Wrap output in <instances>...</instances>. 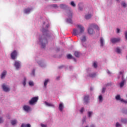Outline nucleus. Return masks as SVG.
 Here are the masks:
<instances>
[{
  "label": "nucleus",
  "instance_id": "nucleus-1",
  "mask_svg": "<svg viewBox=\"0 0 127 127\" xmlns=\"http://www.w3.org/2000/svg\"><path fill=\"white\" fill-rule=\"evenodd\" d=\"M84 31L85 28L82 25H77L76 28L73 29L72 33L73 35L80 36Z\"/></svg>",
  "mask_w": 127,
  "mask_h": 127
},
{
  "label": "nucleus",
  "instance_id": "nucleus-2",
  "mask_svg": "<svg viewBox=\"0 0 127 127\" xmlns=\"http://www.w3.org/2000/svg\"><path fill=\"white\" fill-rule=\"evenodd\" d=\"M38 101V97H33L29 101V104L31 105H34V104H35V103H37Z\"/></svg>",
  "mask_w": 127,
  "mask_h": 127
},
{
  "label": "nucleus",
  "instance_id": "nucleus-3",
  "mask_svg": "<svg viewBox=\"0 0 127 127\" xmlns=\"http://www.w3.org/2000/svg\"><path fill=\"white\" fill-rule=\"evenodd\" d=\"M17 57V52H16V50H14L11 53V58L13 60H14V59H16Z\"/></svg>",
  "mask_w": 127,
  "mask_h": 127
},
{
  "label": "nucleus",
  "instance_id": "nucleus-4",
  "mask_svg": "<svg viewBox=\"0 0 127 127\" xmlns=\"http://www.w3.org/2000/svg\"><path fill=\"white\" fill-rule=\"evenodd\" d=\"M111 41L112 43H117V42H120V41H121V39L120 38H113L111 39Z\"/></svg>",
  "mask_w": 127,
  "mask_h": 127
},
{
  "label": "nucleus",
  "instance_id": "nucleus-5",
  "mask_svg": "<svg viewBox=\"0 0 127 127\" xmlns=\"http://www.w3.org/2000/svg\"><path fill=\"white\" fill-rule=\"evenodd\" d=\"M2 88L4 92H9V91H10L9 87H8L4 84L2 85Z\"/></svg>",
  "mask_w": 127,
  "mask_h": 127
},
{
  "label": "nucleus",
  "instance_id": "nucleus-6",
  "mask_svg": "<svg viewBox=\"0 0 127 127\" xmlns=\"http://www.w3.org/2000/svg\"><path fill=\"white\" fill-rule=\"evenodd\" d=\"M116 100H119V101H121V102H122V103H125V104L127 103V101H126V100L121 98V96L119 95H117V96L116 97Z\"/></svg>",
  "mask_w": 127,
  "mask_h": 127
},
{
  "label": "nucleus",
  "instance_id": "nucleus-7",
  "mask_svg": "<svg viewBox=\"0 0 127 127\" xmlns=\"http://www.w3.org/2000/svg\"><path fill=\"white\" fill-rule=\"evenodd\" d=\"M23 108L24 111H25V112H26L27 113H28L29 111H31V108H30V107L27 105H24Z\"/></svg>",
  "mask_w": 127,
  "mask_h": 127
},
{
  "label": "nucleus",
  "instance_id": "nucleus-8",
  "mask_svg": "<svg viewBox=\"0 0 127 127\" xmlns=\"http://www.w3.org/2000/svg\"><path fill=\"white\" fill-rule=\"evenodd\" d=\"M80 40L81 41V43L83 46H85L86 47V45H84V43L87 41V39L86 38V36H83L82 38H80Z\"/></svg>",
  "mask_w": 127,
  "mask_h": 127
},
{
  "label": "nucleus",
  "instance_id": "nucleus-9",
  "mask_svg": "<svg viewBox=\"0 0 127 127\" xmlns=\"http://www.w3.org/2000/svg\"><path fill=\"white\" fill-rule=\"evenodd\" d=\"M14 66L16 69H19L20 68V62L16 61L15 62Z\"/></svg>",
  "mask_w": 127,
  "mask_h": 127
},
{
  "label": "nucleus",
  "instance_id": "nucleus-10",
  "mask_svg": "<svg viewBox=\"0 0 127 127\" xmlns=\"http://www.w3.org/2000/svg\"><path fill=\"white\" fill-rule=\"evenodd\" d=\"M84 102L85 104L89 103V95H85L84 97Z\"/></svg>",
  "mask_w": 127,
  "mask_h": 127
},
{
  "label": "nucleus",
  "instance_id": "nucleus-11",
  "mask_svg": "<svg viewBox=\"0 0 127 127\" xmlns=\"http://www.w3.org/2000/svg\"><path fill=\"white\" fill-rule=\"evenodd\" d=\"M49 82V79H46L44 82V86L45 88L47 87V84H48V82Z\"/></svg>",
  "mask_w": 127,
  "mask_h": 127
},
{
  "label": "nucleus",
  "instance_id": "nucleus-12",
  "mask_svg": "<svg viewBox=\"0 0 127 127\" xmlns=\"http://www.w3.org/2000/svg\"><path fill=\"white\" fill-rule=\"evenodd\" d=\"M89 34H93L94 33V30L93 28L89 27L88 30Z\"/></svg>",
  "mask_w": 127,
  "mask_h": 127
},
{
  "label": "nucleus",
  "instance_id": "nucleus-13",
  "mask_svg": "<svg viewBox=\"0 0 127 127\" xmlns=\"http://www.w3.org/2000/svg\"><path fill=\"white\" fill-rule=\"evenodd\" d=\"M64 109V106H63V103H61L59 105V110L61 111V112H62L63 111V109Z\"/></svg>",
  "mask_w": 127,
  "mask_h": 127
},
{
  "label": "nucleus",
  "instance_id": "nucleus-14",
  "mask_svg": "<svg viewBox=\"0 0 127 127\" xmlns=\"http://www.w3.org/2000/svg\"><path fill=\"white\" fill-rule=\"evenodd\" d=\"M60 6L61 7V8H63V9H65V8H67V7H68V6L64 4H61L60 5Z\"/></svg>",
  "mask_w": 127,
  "mask_h": 127
},
{
  "label": "nucleus",
  "instance_id": "nucleus-15",
  "mask_svg": "<svg viewBox=\"0 0 127 127\" xmlns=\"http://www.w3.org/2000/svg\"><path fill=\"white\" fill-rule=\"evenodd\" d=\"M6 75V71L4 70L1 75V78L3 79L4 77H5V75Z\"/></svg>",
  "mask_w": 127,
  "mask_h": 127
},
{
  "label": "nucleus",
  "instance_id": "nucleus-16",
  "mask_svg": "<svg viewBox=\"0 0 127 127\" xmlns=\"http://www.w3.org/2000/svg\"><path fill=\"white\" fill-rule=\"evenodd\" d=\"M45 104H46V106H48V107H55V106L54 104L46 102H45Z\"/></svg>",
  "mask_w": 127,
  "mask_h": 127
},
{
  "label": "nucleus",
  "instance_id": "nucleus-17",
  "mask_svg": "<svg viewBox=\"0 0 127 127\" xmlns=\"http://www.w3.org/2000/svg\"><path fill=\"white\" fill-rule=\"evenodd\" d=\"M97 75L96 74V73H90L89 74V76L91 77V78H95V77Z\"/></svg>",
  "mask_w": 127,
  "mask_h": 127
},
{
  "label": "nucleus",
  "instance_id": "nucleus-18",
  "mask_svg": "<svg viewBox=\"0 0 127 127\" xmlns=\"http://www.w3.org/2000/svg\"><path fill=\"white\" fill-rule=\"evenodd\" d=\"M126 82V80H123L121 83H120V87L122 88L124 87V85H125V83Z\"/></svg>",
  "mask_w": 127,
  "mask_h": 127
},
{
  "label": "nucleus",
  "instance_id": "nucleus-19",
  "mask_svg": "<svg viewBox=\"0 0 127 127\" xmlns=\"http://www.w3.org/2000/svg\"><path fill=\"white\" fill-rule=\"evenodd\" d=\"M31 10V9H30V8L25 9L24 10V13H29V12H30Z\"/></svg>",
  "mask_w": 127,
  "mask_h": 127
},
{
  "label": "nucleus",
  "instance_id": "nucleus-20",
  "mask_svg": "<svg viewBox=\"0 0 127 127\" xmlns=\"http://www.w3.org/2000/svg\"><path fill=\"white\" fill-rule=\"evenodd\" d=\"M91 17H92V15L90 14L85 15L86 19H90V18Z\"/></svg>",
  "mask_w": 127,
  "mask_h": 127
},
{
  "label": "nucleus",
  "instance_id": "nucleus-21",
  "mask_svg": "<svg viewBox=\"0 0 127 127\" xmlns=\"http://www.w3.org/2000/svg\"><path fill=\"white\" fill-rule=\"evenodd\" d=\"M21 127H31L30 124H22Z\"/></svg>",
  "mask_w": 127,
  "mask_h": 127
},
{
  "label": "nucleus",
  "instance_id": "nucleus-22",
  "mask_svg": "<svg viewBox=\"0 0 127 127\" xmlns=\"http://www.w3.org/2000/svg\"><path fill=\"white\" fill-rule=\"evenodd\" d=\"M100 43L101 46H104V39L103 38H100Z\"/></svg>",
  "mask_w": 127,
  "mask_h": 127
},
{
  "label": "nucleus",
  "instance_id": "nucleus-23",
  "mask_svg": "<svg viewBox=\"0 0 127 127\" xmlns=\"http://www.w3.org/2000/svg\"><path fill=\"white\" fill-rule=\"evenodd\" d=\"M17 123V122L16 121V120H13L11 121V124L12 126H14V125H16V123Z\"/></svg>",
  "mask_w": 127,
  "mask_h": 127
},
{
  "label": "nucleus",
  "instance_id": "nucleus-24",
  "mask_svg": "<svg viewBox=\"0 0 127 127\" xmlns=\"http://www.w3.org/2000/svg\"><path fill=\"white\" fill-rule=\"evenodd\" d=\"M91 27H93L94 28H96V29H97V30H99V27L97 25L92 24L91 25Z\"/></svg>",
  "mask_w": 127,
  "mask_h": 127
},
{
  "label": "nucleus",
  "instance_id": "nucleus-25",
  "mask_svg": "<svg viewBox=\"0 0 127 127\" xmlns=\"http://www.w3.org/2000/svg\"><path fill=\"white\" fill-rule=\"evenodd\" d=\"M74 55L76 57H80V53L78 52H75L74 53Z\"/></svg>",
  "mask_w": 127,
  "mask_h": 127
},
{
  "label": "nucleus",
  "instance_id": "nucleus-26",
  "mask_svg": "<svg viewBox=\"0 0 127 127\" xmlns=\"http://www.w3.org/2000/svg\"><path fill=\"white\" fill-rule=\"evenodd\" d=\"M99 100L100 102H103V96L100 95L99 96Z\"/></svg>",
  "mask_w": 127,
  "mask_h": 127
},
{
  "label": "nucleus",
  "instance_id": "nucleus-27",
  "mask_svg": "<svg viewBox=\"0 0 127 127\" xmlns=\"http://www.w3.org/2000/svg\"><path fill=\"white\" fill-rule=\"evenodd\" d=\"M71 5H72V6H73V7H75V6H76V4H75V3L74 2V1H71L70 3Z\"/></svg>",
  "mask_w": 127,
  "mask_h": 127
},
{
  "label": "nucleus",
  "instance_id": "nucleus-28",
  "mask_svg": "<svg viewBox=\"0 0 127 127\" xmlns=\"http://www.w3.org/2000/svg\"><path fill=\"white\" fill-rule=\"evenodd\" d=\"M72 55H71L70 54H68L67 55V58H68V59H72Z\"/></svg>",
  "mask_w": 127,
  "mask_h": 127
},
{
  "label": "nucleus",
  "instance_id": "nucleus-29",
  "mask_svg": "<svg viewBox=\"0 0 127 127\" xmlns=\"http://www.w3.org/2000/svg\"><path fill=\"white\" fill-rule=\"evenodd\" d=\"M116 52L119 54L121 53V49H120L119 48H117Z\"/></svg>",
  "mask_w": 127,
  "mask_h": 127
},
{
  "label": "nucleus",
  "instance_id": "nucleus-30",
  "mask_svg": "<svg viewBox=\"0 0 127 127\" xmlns=\"http://www.w3.org/2000/svg\"><path fill=\"white\" fill-rule=\"evenodd\" d=\"M68 16L69 17H72V12L69 11V12L68 14Z\"/></svg>",
  "mask_w": 127,
  "mask_h": 127
},
{
  "label": "nucleus",
  "instance_id": "nucleus-31",
  "mask_svg": "<svg viewBox=\"0 0 127 127\" xmlns=\"http://www.w3.org/2000/svg\"><path fill=\"white\" fill-rule=\"evenodd\" d=\"M67 22H68V23H72V19H67Z\"/></svg>",
  "mask_w": 127,
  "mask_h": 127
},
{
  "label": "nucleus",
  "instance_id": "nucleus-32",
  "mask_svg": "<svg viewBox=\"0 0 127 127\" xmlns=\"http://www.w3.org/2000/svg\"><path fill=\"white\" fill-rule=\"evenodd\" d=\"M41 48H45V44L44 43H41Z\"/></svg>",
  "mask_w": 127,
  "mask_h": 127
},
{
  "label": "nucleus",
  "instance_id": "nucleus-33",
  "mask_svg": "<svg viewBox=\"0 0 127 127\" xmlns=\"http://www.w3.org/2000/svg\"><path fill=\"white\" fill-rule=\"evenodd\" d=\"M97 63L95 62L93 63V66L94 68H97Z\"/></svg>",
  "mask_w": 127,
  "mask_h": 127
},
{
  "label": "nucleus",
  "instance_id": "nucleus-34",
  "mask_svg": "<svg viewBox=\"0 0 127 127\" xmlns=\"http://www.w3.org/2000/svg\"><path fill=\"white\" fill-rule=\"evenodd\" d=\"M29 85L30 86H33V82H32V81H30V82H29Z\"/></svg>",
  "mask_w": 127,
  "mask_h": 127
},
{
  "label": "nucleus",
  "instance_id": "nucleus-35",
  "mask_svg": "<svg viewBox=\"0 0 127 127\" xmlns=\"http://www.w3.org/2000/svg\"><path fill=\"white\" fill-rule=\"evenodd\" d=\"M122 5H123V6H124V7H126V6H127V4L125 2H123L122 3Z\"/></svg>",
  "mask_w": 127,
  "mask_h": 127
},
{
  "label": "nucleus",
  "instance_id": "nucleus-36",
  "mask_svg": "<svg viewBox=\"0 0 127 127\" xmlns=\"http://www.w3.org/2000/svg\"><path fill=\"white\" fill-rule=\"evenodd\" d=\"M26 79H24V81H23V85H24V86H25V85H26Z\"/></svg>",
  "mask_w": 127,
  "mask_h": 127
},
{
  "label": "nucleus",
  "instance_id": "nucleus-37",
  "mask_svg": "<svg viewBox=\"0 0 127 127\" xmlns=\"http://www.w3.org/2000/svg\"><path fill=\"white\" fill-rule=\"evenodd\" d=\"M91 116H92V112H88V117H89V118L91 117Z\"/></svg>",
  "mask_w": 127,
  "mask_h": 127
},
{
  "label": "nucleus",
  "instance_id": "nucleus-38",
  "mask_svg": "<svg viewBox=\"0 0 127 127\" xmlns=\"http://www.w3.org/2000/svg\"><path fill=\"white\" fill-rule=\"evenodd\" d=\"M42 32L44 33V32H47V30H45L44 28H43L42 29Z\"/></svg>",
  "mask_w": 127,
  "mask_h": 127
},
{
  "label": "nucleus",
  "instance_id": "nucleus-39",
  "mask_svg": "<svg viewBox=\"0 0 127 127\" xmlns=\"http://www.w3.org/2000/svg\"><path fill=\"white\" fill-rule=\"evenodd\" d=\"M116 127H121V124H120L119 123H117Z\"/></svg>",
  "mask_w": 127,
  "mask_h": 127
},
{
  "label": "nucleus",
  "instance_id": "nucleus-40",
  "mask_svg": "<svg viewBox=\"0 0 127 127\" xmlns=\"http://www.w3.org/2000/svg\"><path fill=\"white\" fill-rule=\"evenodd\" d=\"M122 122L123 123H127V120L126 119H122Z\"/></svg>",
  "mask_w": 127,
  "mask_h": 127
},
{
  "label": "nucleus",
  "instance_id": "nucleus-41",
  "mask_svg": "<svg viewBox=\"0 0 127 127\" xmlns=\"http://www.w3.org/2000/svg\"><path fill=\"white\" fill-rule=\"evenodd\" d=\"M52 7H58V6L57 4H53Z\"/></svg>",
  "mask_w": 127,
  "mask_h": 127
},
{
  "label": "nucleus",
  "instance_id": "nucleus-42",
  "mask_svg": "<svg viewBox=\"0 0 127 127\" xmlns=\"http://www.w3.org/2000/svg\"><path fill=\"white\" fill-rule=\"evenodd\" d=\"M80 113H83L84 112V108H82L81 110H80Z\"/></svg>",
  "mask_w": 127,
  "mask_h": 127
},
{
  "label": "nucleus",
  "instance_id": "nucleus-43",
  "mask_svg": "<svg viewBox=\"0 0 127 127\" xmlns=\"http://www.w3.org/2000/svg\"><path fill=\"white\" fill-rule=\"evenodd\" d=\"M1 123H3V120H2V118H0V124H1Z\"/></svg>",
  "mask_w": 127,
  "mask_h": 127
},
{
  "label": "nucleus",
  "instance_id": "nucleus-44",
  "mask_svg": "<svg viewBox=\"0 0 127 127\" xmlns=\"http://www.w3.org/2000/svg\"><path fill=\"white\" fill-rule=\"evenodd\" d=\"M106 92V88H103L102 89V93H105Z\"/></svg>",
  "mask_w": 127,
  "mask_h": 127
},
{
  "label": "nucleus",
  "instance_id": "nucleus-45",
  "mask_svg": "<svg viewBox=\"0 0 127 127\" xmlns=\"http://www.w3.org/2000/svg\"><path fill=\"white\" fill-rule=\"evenodd\" d=\"M41 127H47V126L44 124H41Z\"/></svg>",
  "mask_w": 127,
  "mask_h": 127
},
{
  "label": "nucleus",
  "instance_id": "nucleus-46",
  "mask_svg": "<svg viewBox=\"0 0 127 127\" xmlns=\"http://www.w3.org/2000/svg\"><path fill=\"white\" fill-rule=\"evenodd\" d=\"M125 37H126V40H127V31L125 32Z\"/></svg>",
  "mask_w": 127,
  "mask_h": 127
},
{
  "label": "nucleus",
  "instance_id": "nucleus-47",
  "mask_svg": "<svg viewBox=\"0 0 127 127\" xmlns=\"http://www.w3.org/2000/svg\"><path fill=\"white\" fill-rule=\"evenodd\" d=\"M79 10H83V8L81 7H79Z\"/></svg>",
  "mask_w": 127,
  "mask_h": 127
},
{
  "label": "nucleus",
  "instance_id": "nucleus-48",
  "mask_svg": "<svg viewBox=\"0 0 127 127\" xmlns=\"http://www.w3.org/2000/svg\"><path fill=\"white\" fill-rule=\"evenodd\" d=\"M117 33H120V29L117 28Z\"/></svg>",
  "mask_w": 127,
  "mask_h": 127
},
{
  "label": "nucleus",
  "instance_id": "nucleus-49",
  "mask_svg": "<svg viewBox=\"0 0 127 127\" xmlns=\"http://www.w3.org/2000/svg\"><path fill=\"white\" fill-rule=\"evenodd\" d=\"M34 73H35V70H33V75H34Z\"/></svg>",
  "mask_w": 127,
  "mask_h": 127
},
{
  "label": "nucleus",
  "instance_id": "nucleus-50",
  "mask_svg": "<svg viewBox=\"0 0 127 127\" xmlns=\"http://www.w3.org/2000/svg\"><path fill=\"white\" fill-rule=\"evenodd\" d=\"M46 26L47 28H48V27H49V24H47Z\"/></svg>",
  "mask_w": 127,
  "mask_h": 127
},
{
  "label": "nucleus",
  "instance_id": "nucleus-51",
  "mask_svg": "<svg viewBox=\"0 0 127 127\" xmlns=\"http://www.w3.org/2000/svg\"><path fill=\"white\" fill-rule=\"evenodd\" d=\"M63 67V66H59V68L60 69H61V68Z\"/></svg>",
  "mask_w": 127,
  "mask_h": 127
},
{
  "label": "nucleus",
  "instance_id": "nucleus-52",
  "mask_svg": "<svg viewBox=\"0 0 127 127\" xmlns=\"http://www.w3.org/2000/svg\"><path fill=\"white\" fill-rule=\"evenodd\" d=\"M120 74H123V72H122V71H120Z\"/></svg>",
  "mask_w": 127,
  "mask_h": 127
},
{
  "label": "nucleus",
  "instance_id": "nucleus-53",
  "mask_svg": "<svg viewBox=\"0 0 127 127\" xmlns=\"http://www.w3.org/2000/svg\"><path fill=\"white\" fill-rule=\"evenodd\" d=\"M108 74H111V72L110 71L108 72Z\"/></svg>",
  "mask_w": 127,
  "mask_h": 127
},
{
  "label": "nucleus",
  "instance_id": "nucleus-54",
  "mask_svg": "<svg viewBox=\"0 0 127 127\" xmlns=\"http://www.w3.org/2000/svg\"><path fill=\"white\" fill-rule=\"evenodd\" d=\"M59 78H60V77H58L57 78V79L58 80H59Z\"/></svg>",
  "mask_w": 127,
  "mask_h": 127
},
{
  "label": "nucleus",
  "instance_id": "nucleus-55",
  "mask_svg": "<svg viewBox=\"0 0 127 127\" xmlns=\"http://www.w3.org/2000/svg\"><path fill=\"white\" fill-rule=\"evenodd\" d=\"M44 24H45V22H44Z\"/></svg>",
  "mask_w": 127,
  "mask_h": 127
},
{
  "label": "nucleus",
  "instance_id": "nucleus-56",
  "mask_svg": "<svg viewBox=\"0 0 127 127\" xmlns=\"http://www.w3.org/2000/svg\"><path fill=\"white\" fill-rule=\"evenodd\" d=\"M117 0V1H119V0Z\"/></svg>",
  "mask_w": 127,
  "mask_h": 127
},
{
  "label": "nucleus",
  "instance_id": "nucleus-57",
  "mask_svg": "<svg viewBox=\"0 0 127 127\" xmlns=\"http://www.w3.org/2000/svg\"><path fill=\"white\" fill-rule=\"evenodd\" d=\"M46 43H47V41H46Z\"/></svg>",
  "mask_w": 127,
  "mask_h": 127
},
{
  "label": "nucleus",
  "instance_id": "nucleus-58",
  "mask_svg": "<svg viewBox=\"0 0 127 127\" xmlns=\"http://www.w3.org/2000/svg\"><path fill=\"white\" fill-rule=\"evenodd\" d=\"M39 65H41V64H39Z\"/></svg>",
  "mask_w": 127,
  "mask_h": 127
},
{
  "label": "nucleus",
  "instance_id": "nucleus-59",
  "mask_svg": "<svg viewBox=\"0 0 127 127\" xmlns=\"http://www.w3.org/2000/svg\"><path fill=\"white\" fill-rule=\"evenodd\" d=\"M85 127H88L87 126Z\"/></svg>",
  "mask_w": 127,
  "mask_h": 127
}]
</instances>
